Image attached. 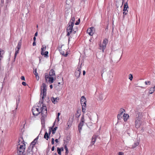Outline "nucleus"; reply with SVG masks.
Masks as SVG:
<instances>
[{
    "instance_id": "1",
    "label": "nucleus",
    "mask_w": 155,
    "mask_h": 155,
    "mask_svg": "<svg viewBox=\"0 0 155 155\" xmlns=\"http://www.w3.org/2000/svg\"><path fill=\"white\" fill-rule=\"evenodd\" d=\"M33 114L34 116H37L40 113H41L42 117L41 118V120H44L46 117L47 114V110L46 107L42 103L40 104V106H38L37 107H33L32 110Z\"/></svg>"
},
{
    "instance_id": "2",
    "label": "nucleus",
    "mask_w": 155,
    "mask_h": 155,
    "mask_svg": "<svg viewBox=\"0 0 155 155\" xmlns=\"http://www.w3.org/2000/svg\"><path fill=\"white\" fill-rule=\"evenodd\" d=\"M143 113L138 112L135 115V125L136 128L138 129L144 125V122L142 121Z\"/></svg>"
},
{
    "instance_id": "3",
    "label": "nucleus",
    "mask_w": 155,
    "mask_h": 155,
    "mask_svg": "<svg viewBox=\"0 0 155 155\" xmlns=\"http://www.w3.org/2000/svg\"><path fill=\"white\" fill-rule=\"evenodd\" d=\"M74 25L71 24V23H68V27L67 28V35L68 36H70L71 34L73 33L74 34L78 31V28L77 26L73 28Z\"/></svg>"
},
{
    "instance_id": "4",
    "label": "nucleus",
    "mask_w": 155,
    "mask_h": 155,
    "mask_svg": "<svg viewBox=\"0 0 155 155\" xmlns=\"http://www.w3.org/2000/svg\"><path fill=\"white\" fill-rule=\"evenodd\" d=\"M25 145L24 143L22 142L21 144H19L17 146V153L18 154L22 155L25 151Z\"/></svg>"
},
{
    "instance_id": "5",
    "label": "nucleus",
    "mask_w": 155,
    "mask_h": 155,
    "mask_svg": "<svg viewBox=\"0 0 155 155\" xmlns=\"http://www.w3.org/2000/svg\"><path fill=\"white\" fill-rule=\"evenodd\" d=\"M89 118L88 117L87 118H86L85 119L84 115L83 114L80 123L78 125V130L80 132L81 130H82V126H83L84 123H85V121L88 122L89 121Z\"/></svg>"
},
{
    "instance_id": "6",
    "label": "nucleus",
    "mask_w": 155,
    "mask_h": 155,
    "mask_svg": "<svg viewBox=\"0 0 155 155\" xmlns=\"http://www.w3.org/2000/svg\"><path fill=\"white\" fill-rule=\"evenodd\" d=\"M46 84L43 83L42 84L41 88V95H42V98L43 99L45 97L46 94Z\"/></svg>"
},
{
    "instance_id": "7",
    "label": "nucleus",
    "mask_w": 155,
    "mask_h": 155,
    "mask_svg": "<svg viewBox=\"0 0 155 155\" xmlns=\"http://www.w3.org/2000/svg\"><path fill=\"white\" fill-rule=\"evenodd\" d=\"M54 78L53 77L50 76L48 74H45V80L46 82L50 84L53 83L54 81Z\"/></svg>"
},
{
    "instance_id": "8",
    "label": "nucleus",
    "mask_w": 155,
    "mask_h": 155,
    "mask_svg": "<svg viewBox=\"0 0 155 155\" xmlns=\"http://www.w3.org/2000/svg\"><path fill=\"white\" fill-rule=\"evenodd\" d=\"M64 48V46H62L60 48V52L62 55L66 57L68 55V54L67 50H65Z\"/></svg>"
},
{
    "instance_id": "9",
    "label": "nucleus",
    "mask_w": 155,
    "mask_h": 155,
    "mask_svg": "<svg viewBox=\"0 0 155 155\" xmlns=\"http://www.w3.org/2000/svg\"><path fill=\"white\" fill-rule=\"evenodd\" d=\"M108 42V40L107 38H105L104 39L102 45V46L101 45H100V47L101 48L102 47V48H101V49H102V51L103 52L104 51V50L105 48L106 47V45Z\"/></svg>"
},
{
    "instance_id": "10",
    "label": "nucleus",
    "mask_w": 155,
    "mask_h": 155,
    "mask_svg": "<svg viewBox=\"0 0 155 155\" xmlns=\"http://www.w3.org/2000/svg\"><path fill=\"white\" fill-rule=\"evenodd\" d=\"M95 31L94 28V27H92L87 29V33L89 35L92 36L94 33Z\"/></svg>"
},
{
    "instance_id": "11",
    "label": "nucleus",
    "mask_w": 155,
    "mask_h": 155,
    "mask_svg": "<svg viewBox=\"0 0 155 155\" xmlns=\"http://www.w3.org/2000/svg\"><path fill=\"white\" fill-rule=\"evenodd\" d=\"M81 67L78 66L77 68V70L76 71L75 73V75L76 77L78 78L80 76L81 73Z\"/></svg>"
},
{
    "instance_id": "12",
    "label": "nucleus",
    "mask_w": 155,
    "mask_h": 155,
    "mask_svg": "<svg viewBox=\"0 0 155 155\" xmlns=\"http://www.w3.org/2000/svg\"><path fill=\"white\" fill-rule=\"evenodd\" d=\"M125 111L124 109L121 108L120 110V114H118L117 115V118L118 119H120L122 117V113Z\"/></svg>"
},
{
    "instance_id": "13",
    "label": "nucleus",
    "mask_w": 155,
    "mask_h": 155,
    "mask_svg": "<svg viewBox=\"0 0 155 155\" xmlns=\"http://www.w3.org/2000/svg\"><path fill=\"white\" fill-rule=\"evenodd\" d=\"M86 100L84 96H83L81 97V105L86 104Z\"/></svg>"
},
{
    "instance_id": "14",
    "label": "nucleus",
    "mask_w": 155,
    "mask_h": 155,
    "mask_svg": "<svg viewBox=\"0 0 155 155\" xmlns=\"http://www.w3.org/2000/svg\"><path fill=\"white\" fill-rule=\"evenodd\" d=\"M48 75H49L50 76L53 77L54 78H55V74L54 70L52 69H51Z\"/></svg>"
},
{
    "instance_id": "15",
    "label": "nucleus",
    "mask_w": 155,
    "mask_h": 155,
    "mask_svg": "<svg viewBox=\"0 0 155 155\" xmlns=\"http://www.w3.org/2000/svg\"><path fill=\"white\" fill-rule=\"evenodd\" d=\"M59 99V98L58 97L55 98L53 97L51 98V101L53 103L56 104L58 102Z\"/></svg>"
},
{
    "instance_id": "16",
    "label": "nucleus",
    "mask_w": 155,
    "mask_h": 155,
    "mask_svg": "<svg viewBox=\"0 0 155 155\" xmlns=\"http://www.w3.org/2000/svg\"><path fill=\"white\" fill-rule=\"evenodd\" d=\"M41 54L42 55H43L45 57L48 58L49 57L48 52V51H46L45 52H41Z\"/></svg>"
},
{
    "instance_id": "17",
    "label": "nucleus",
    "mask_w": 155,
    "mask_h": 155,
    "mask_svg": "<svg viewBox=\"0 0 155 155\" xmlns=\"http://www.w3.org/2000/svg\"><path fill=\"white\" fill-rule=\"evenodd\" d=\"M5 53V51L0 48V61H1L2 59L3 58V55Z\"/></svg>"
},
{
    "instance_id": "18",
    "label": "nucleus",
    "mask_w": 155,
    "mask_h": 155,
    "mask_svg": "<svg viewBox=\"0 0 155 155\" xmlns=\"http://www.w3.org/2000/svg\"><path fill=\"white\" fill-rule=\"evenodd\" d=\"M82 106V111L84 114L85 113L86 108V104L81 105Z\"/></svg>"
},
{
    "instance_id": "19",
    "label": "nucleus",
    "mask_w": 155,
    "mask_h": 155,
    "mask_svg": "<svg viewBox=\"0 0 155 155\" xmlns=\"http://www.w3.org/2000/svg\"><path fill=\"white\" fill-rule=\"evenodd\" d=\"M54 125L53 126L51 127H50V128L51 130L52 134H54L55 133L56 131L57 130L58 127H56L54 128Z\"/></svg>"
},
{
    "instance_id": "20",
    "label": "nucleus",
    "mask_w": 155,
    "mask_h": 155,
    "mask_svg": "<svg viewBox=\"0 0 155 155\" xmlns=\"http://www.w3.org/2000/svg\"><path fill=\"white\" fill-rule=\"evenodd\" d=\"M123 117L124 121H126L129 117V115L127 114H124L123 115Z\"/></svg>"
},
{
    "instance_id": "21",
    "label": "nucleus",
    "mask_w": 155,
    "mask_h": 155,
    "mask_svg": "<svg viewBox=\"0 0 155 155\" xmlns=\"http://www.w3.org/2000/svg\"><path fill=\"white\" fill-rule=\"evenodd\" d=\"M81 111L80 110H78L77 111V112L75 115V117L76 118H78L81 115Z\"/></svg>"
},
{
    "instance_id": "22",
    "label": "nucleus",
    "mask_w": 155,
    "mask_h": 155,
    "mask_svg": "<svg viewBox=\"0 0 155 155\" xmlns=\"http://www.w3.org/2000/svg\"><path fill=\"white\" fill-rule=\"evenodd\" d=\"M96 137L97 136L96 135H93L92 137L91 140V143L92 145H94V143H95Z\"/></svg>"
},
{
    "instance_id": "23",
    "label": "nucleus",
    "mask_w": 155,
    "mask_h": 155,
    "mask_svg": "<svg viewBox=\"0 0 155 155\" xmlns=\"http://www.w3.org/2000/svg\"><path fill=\"white\" fill-rule=\"evenodd\" d=\"M64 149H65V150H66L65 153V155H68V154L69 153V151H68V150L66 144L64 145Z\"/></svg>"
},
{
    "instance_id": "24",
    "label": "nucleus",
    "mask_w": 155,
    "mask_h": 155,
    "mask_svg": "<svg viewBox=\"0 0 155 155\" xmlns=\"http://www.w3.org/2000/svg\"><path fill=\"white\" fill-rule=\"evenodd\" d=\"M75 21V18L74 17H72L71 19L69 21L68 23H71V24L74 25Z\"/></svg>"
},
{
    "instance_id": "25",
    "label": "nucleus",
    "mask_w": 155,
    "mask_h": 155,
    "mask_svg": "<svg viewBox=\"0 0 155 155\" xmlns=\"http://www.w3.org/2000/svg\"><path fill=\"white\" fill-rule=\"evenodd\" d=\"M155 90V86L153 87L150 88L149 91V93L150 94H152L154 92Z\"/></svg>"
},
{
    "instance_id": "26",
    "label": "nucleus",
    "mask_w": 155,
    "mask_h": 155,
    "mask_svg": "<svg viewBox=\"0 0 155 155\" xmlns=\"http://www.w3.org/2000/svg\"><path fill=\"white\" fill-rule=\"evenodd\" d=\"M46 46L45 45H43L42 46L41 48V52H44L45 51L46 49Z\"/></svg>"
},
{
    "instance_id": "27",
    "label": "nucleus",
    "mask_w": 155,
    "mask_h": 155,
    "mask_svg": "<svg viewBox=\"0 0 155 155\" xmlns=\"http://www.w3.org/2000/svg\"><path fill=\"white\" fill-rule=\"evenodd\" d=\"M72 124V122L71 121L69 120L67 122V125L68 126L67 128H69L71 126Z\"/></svg>"
},
{
    "instance_id": "28",
    "label": "nucleus",
    "mask_w": 155,
    "mask_h": 155,
    "mask_svg": "<svg viewBox=\"0 0 155 155\" xmlns=\"http://www.w3.org/2000/svg\"><path fill=\"white\" fill-rule=\"evenodd\" d=\"M128 8V7L127 5V2L124 5L123 11L127 10Z\"/></svg>"
},
{
    "instance_id": "29",
    "label": "nucleus",
    "mask_w": 155,
    "mask_h": 155,
    "mask_svg": "<svg viewBox=\"0 0 155 155\" xmlns=\"http://www.w3.org/2000/svg\"><path fill=\"white\" fill-rule=\"evenodd\" d=\"M49 137V135H48V133L47 132H46L44 136V138L46 140H48Z\"/></svg>"
},
{
    "instance_id": "30",
    "label": "nucleus",
    "mask_w": 155,
    "mask_h": 155,
    "mask_svg": "<svg viewBox=\"0 0 155 155\" xmlns=\"http://www.w3.org/2000/svg\"><path fill=\"white\" fill-rule=\"evenodd\" d=\"M139 142H137L134 143V144L132 145V148L133 149L135 148L139 145Z\"/></svg>"
},
{
    "instance_id": "31",
    "label": "nucleus",
    "mask_w": 155,
    "mask_h": 155,
    "mask_svg": "<svg viewBox=\"0 0 155 155\" xmlns=\"http://www.w3.org/2000/svg\"><path fill=\"white\" fill-rule=\"evenodd\" d=\"M16 51L15 52V54L14 58L15 59L17 54L18 53L19 51L17 50V48H15Z\"/></svg>"
},
{
    "instance_id": "32",
    "label": "nucleus",
    "mask_w": 155,
    "mask_h": 155,
    "mask_svg": "<svg viewBox=\"0 0 155 155\" xmlns=\"http://www.w3.org/2000/svg\"><path fill=\"white\" fill-rule=\"evenodd\" d=\"M133 78V75L131 74H130L129 75V79L130 80L132 81Z\"/></svg>"
},
{
    "instance_id": "33",
    "label": "nucleus",
    "mask_w": 155,
    "mask_h": 155,
    "mask_svg": "<svg viewBox=\"0 0 155 155\" xmlns=\"http://www.w3.org/2000/svg\"><path fill=\"white\" fill-rule=\"evenodd\" d=\"M37 142L36 140H34L31 143V144L33 146H34L36 144Z\"/></svg>"
},
{
    "instance_id": "34",
    "label": "nucleus",
    "mask_w": 155,
    "mask_h": 155,
    "mask_svg": "<svg viewBox=\"0 0 155 155\" xmlns=\"http://www.w3.org/2000/svg\"><path fill=\"white\" fill-rule=\"evenodd\" d=\"M57 152H58V153L59 155H61V151L60 150V148H59V147H58L57 148Z\"/></svg>"
},
{
    "instance_id": "35",
    "label": "nucleus",
    "mask_w": 155,
    "mask_h": 155,
    "mask_svg": "<svg viewBox=\"0 0 155 155\" xmlns=\"http://www.w3.org/2000/svg\"><path fill=\"white\" fill-rule=\"evenodd\" d=\"M21 43L20 42H19L18 43L17 48H21Z\"/></svg>"
},
{
    "instance_id": "36",
    "label": "nucleus",
    "mask_w": 155,
    "mask_h": 155,
    "mask_svg": "<svg viewBox=\"0 0 155 155\" xmlns=\"http://www.w3.org/2000/svg\"><path fill=\"white\" fill-rule=\"evenodd\" d=\"M127 13H128L127 10L124 11V12H123V14L124 16L125 15H127Z\"/></svg>"
},
{
    "instance_id": "37",
    "label": "nucleus",
    "mask_w": 155,
    "mask_h": 155,
    "mask_svg": "<svg viewBox=\"0 0 155 155\" xmlns=\"http://www.w3.org/2000/svg\"><path fill=\"white\" fill-rule=\"evenodd\" d=\"M34 74L35 75L38 74V73L37 72V69H36L33 71Z\"/></svg>"
},
{
    "instance_id": "38",
    "label": "nucleus",
    "mask_w": 155,
    "mask_h": 155,
    "mask_svg": "<svg viewBox=\"0 0 155 155\" xmlns=\"http://www.w3.org/2000/svg\"><path fill=\"white\" fill-rule=\"evenodd\" d=\"M150 83H151V82L150 81H146L145 82V83L146 85L150 84Z\"/></svg>"
},
{
    "instance_id": "39",
    "label": "nucleus",
    "mask_w": 155,
    "mask_h": 155,
    "mask_svg": "<svg viewBox=\"0 0 155 155\" xmlns=\"http://www.w3.org/2000/svg\"><path fill=\"white\" fill-rule=\"evenodd\" d=\"M80 19H78V21H77L75 23V25H78L79 24V23H80Z\"/></svg>"
},
{
    "instance_id": "40",
    "label": "nucleus",
    "mask_w": 155,
    "mask_h": 155,
    "mask_svg": "<svg viewBox=\"0 0 155 155\" xmlns=\"http://www.w3.org/2000/svg\"><path fill=\"white\" fill-rule=\"evenodd\" d=\"M54 138H52L51 139V144H54Z\"/></svg>"
},
{
    "instance_id": "41",
    "label": "nucleus",
    "mask_w": 155,
    "mask_h": 155,
    "mask_svg": "<svg viewBox=\"0 0 155 155\" xmlns=\"http://www.w3.org/2000/svg\"><path fill=\"white\" fill-rule=\"evenodd\" d=\"M35 75V77H36V79L38 80L39 78V76L38 75V74H37V75Z\"/></svg>"
},
{
    "instance_id": "42",
    "label": "nucleus",
    "mask_w": 155,
    "mask_h": 155,
    "mask_svg": "<svg viewBox=\"0 0 155 155\" xmlns=\"http://www.w3.org/2000/svg\"><path fill=\"white\" fill-rule=\"evenodd\" d=\"M22 84L24 86H26V83L25 82H22Z\"/></svg>"
},
{
    "instance_id": "43",
    "label": "nucleus",
    "mask_w": 155,
    "mask_h": 155,
    "mask_svg": "<svg viewBox=\"0 0 155 155\" xmlns=\"http://www.w3.org/2000/svg\"><path fill=\"white\" fill-rule=\"evenodd\" d=\"M21 78L22 80H25V78L24 76H21Z\"/></svg>"
},
{
    "instance_id": "44",
    "label": "nucleus",
    "mask_w": 155,
    "mask_h": 155,
    "mask_svg": "<svg viewBox=\"0 0 155 155\" xmlns=\"http://www.w3.org/2000/svg\"><path fill=\"white\" fill-rule=\"evenodd\" d=\"M31 151L28 152V151L27 152V154L28 155H30L32 153H31Z\"/></svg>"
},
{
    "instance_id": "45",
    "label": "nucleus",
    "mask_w": 155,
    "mask_h": 155,
    "mask_svg": "<svg viewBox=\"0 0 155 155\" xmlns=\"http://www.w3.org/2000/svg\"><path fill=\"white\" fill-rule=\"evenodd\" d=\"M124 154V153L121 152H119V153L118 155H123Z\"/></svg>"
},
{
    "instance_id": "46",
    "label": "nucleus",
    "mask_w": 155,
    "mask_h": 155,
    "mask_svg": "<svg viewBox=\"0 0 155 155\" xmlns=\"http://www.w3.org/2000/svg\"><path fill=\"white\" fill-rule=\"evenodd\" d=\"M32 45L33 46L36 45V42L35 41H34Z\"/></svg>"
},
{
    "instance_id": "47",
    "label": "nucleus",
    "mask_w": 155,
    "mask_h": 155,
    "mask_svg": "<svg viewBox=\"0 0 155 155\" xmlns=\"http://www.w3.org/2000/svg\"><path fill=\"white\" fill-rule=\"evenodd\" d=\"M60 149L61 151H64V148L63 147H61L60 148Z\"/></svg>"
},
{
    "instance_id": "48",
    "label": "nucleus",
    "mask_w": 155,
    "mask_h": 155,
    "mask_svg": "<svg viewBox=\"0 0 155 155\" xmlns=\"http://www.w3.org/2000/svg\"><path fill=\"white\" fill-rule=\"evenodd\" d=\"M51 129H50V128L49 129V131L48 132V133H49V135L51 134Z\"/></svg>"
},
{
    "instance_id": "49",
    "label": "nucleus",
    "mask_w": 155,
    "mask_h": 155,
    "mask_svg": "<svg viewBox=\"0 0 155 155\" xmlns=\"http://www.w3.org/2000/svg\"><path fill=\"white\" fill-rule=\"evenodd\" d=\"M54 146L52 147L51 148V150L53 151L54 150Z\"/></svg>"
},
{
    "instance_id": "50",
    "label": "nucleus",
    "mask_w": 155,
    "mask_h": 155,
    "mask_svg": "<svg viewBox=\"0 0 155 155\" xmlns=\"http://www.w3.org/2000/svg\"><path fill=\"white\" fill-rule=\"evenodd\" d=\"M55 142H56L57 143H58V139H56L55 140Z\"/></svg>"
},
{
    "instance_id": "51",
    "label": "nucleus",
    "mask_w": 155,
    "mask_h": 155,
    "mask_svg": "<svg viewBox=\"0 0 155 155\" xmlns=\"http://www.w3.org/2000/svg\"><path fill=\"white\" fill-rule=\"evenodd\" d=\"M83 75H85V71H83Z\"/></svg>"
},
{
    "instance_id": "52",
    "label": "nucleus",
    "mask_w": 155,
    "mask_h": 155,
    "mask_svg": "<svg viewBox=\"0 0 155 155\" xmlns=\"http://www.w3.org/2000/svg\"><path fill=\"white\" fill-rule=\"evenodd\" d=\"M36 38H35V37H34L33 38V40L34 41H35Z\"/></svg>"
},
{
    "instance_id": "53",
    "label": "nucleus",
    "mask_w": 155,
    "mask_h": 155,
    "mask_svg": "<svg viewBox=\"0 0 155 155\" xmlns=\"http://www.w3.org/2000/svg\"><path fill=\"white\" fill-rule=\"evenodd\" d=\"M50 87L51 89H52L53 88V86L52 84H51L50 85Z\"/></svg>"
},
{
    "instance_id": "54",
    "label": "nucleus",
    "mask_w": 155,
    "mask_h": 155,
    "mask_svg": "<svg viewBox=\"0 0 155 155\" xmlns=\"http://www.w3.org/2000/svg\"><path fill=\"white\" fill-rule=\"evenodd\" d=\"M37 35H38V33L37 32H36L35 34V36H37Z\"/></svg>"
},
{
    "instance_id": "55",
    "label": "nucleus",
    "mask_w": 155,
    "mask_h": 155,
    "mask_svg": "<svg viewBox=\"0 0 155 155\" xmlns=\"http://www.w3.org/2000/svg\"><path fill=\"white\" fill-rule=\"evenodd\" d=\"M60 113H58V117H59V116H60Z\"/></svg>"
},
{
    "instance_id": "56",
    "label": "nucleus",
    "mask_w": 155,
    "mask_h": 155,
    "mask_svg": "<svg viewBox=\"0 0 155 155\" xmlns=\"http://www.w3.org/2000/svg\"><path fill=\"white\" fill-rule=\"evenodd\" d=\"M38 139V137H37L34 140H36V141H37V140Z\"/></svg>"
},
{
    "instance_id": "57",
    "label": "nucleus",
    "mask_w": 155,
    "mask_h": 155,
    "mask_svg": "<svg viewBox=\"0 0 155 155\" xmlns=\"http://www.w3.org/2000/svg\"><path fill=\"white\" fill-rule=\"evenodd\" d=\"M16 48H17V50H18V51H19V49H20V48H17V47Z\"/></svg>"
},
{
    "instance_id": "58",
    "label": "nucleus",
    "mask_w": 155,
    "mask_h": 155,
    "mask_svg": "<svg viewBox=\"0 0 155 155\" xmlns=\"http://www.w3.org/2000/svg\"><path fill=\"white\" fill-rule=\"evenodd\" d=\"M59 117H57V119H58V121H59Z\"/></svg>"
},
{
    "instance_id": "59",
    "label": "nucleus",
    "mask_w": 155,
    "mask_h": 155,
    "mask_svg": "<svg viewBox=\"0 0 155 155\" xmlns=\"http://www.w3.org/2000/svg\"><path fill=\"white\" fill-rule=\"evenodd\" d=\"M54 155H57L56 153H55L54 154Z\"/></svg>"
},
{
    "instance_id": "60",
    "label": "nucleus",
    "mask_w": 155,
    "mask_h": 155,
    "mask_svg": "<svg viewBox=\"0 0 155 155\" xmlns=\"http://www.w3.org/2000/svg\"><path fill=\"white\" fill-rule=\"evenodd\" d=\"M38 25H37V28H38Z\"/></svg>"
},
{
    "instance_id": "61",
    "label": "nucleus",
    "mask_w": 155,
    "mask_h": 155,
    "mask_svg": "<svg viewBox=\"0 0 155 155\" xmlns=\"http://www.w3.org/2000/svg\"><path fill=\"white\" fill-rule=\"evenodd\" d=\"M58 84H60V82H59V83H58Z\"/></svg>"
},
{
    "instance_id": "62",
    "label": "nucleus",
    "mask_w": 155,
    "mask_h": 155,
    "mask_svg": "<svg viewBox=\"0 0 155 155\" xmlns=\"http://www.w3.org/2000/svg\"><path fill=\"white\" fill-rule=\"evenodd\" d=\"M69 40H69V39H68V41H69Z\"/></svg>"
}]
</instances>
